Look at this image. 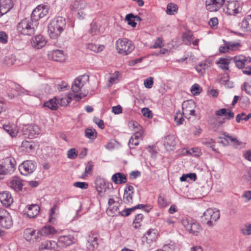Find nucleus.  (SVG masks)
I'll list each match as a JSON object with an SVG mask.
<instances>
[{
	"instance_id": "0eeeda50",
	"label": "nucleus",
	"mask_w": 251,
	"mask_h": 251,
	"mask_svg": "<svg viewBox=\"0 0 251 251\" xmlns=\"http://www.w3.org/2000/svg\"><path fill=\"white\" fill-rule=\"evenodd\" d=\"M206 224L209 226H212L213 223L220 218V211L219 210L213 208L207 209L203 213Z\"/></svg>"
},
{
	"instance_id": "6e6552de",
	"label": "nucleus",
	"mask_w": 251,
	"mask_h": 251,
	"mask_svg": "<svg viewBox=\"0 0 251 251\" xmlns=\"http://www.w3.org/2000/svg\"><path fill=\"white\" fill-rule=\"evenodd\" d=\"M13 225V221L9 213L0 208V226L5 228H9Z\"/></svg>"
},
{
	"instance_id": "37998d69",
	"label": "nucleus",
	"mask_w": 251,
	"mask_h": 251,
	"mask_svg": "<svg viewBox=\"0 0 251 251\" xmlns=\"http://www.w3.org/2000/svg\"><path fill=\"white\" fill-rule=\"evenodd\" d=\"M208 67L209 64L207 62H201L196 67V70L198 73L203 74Z\"/></svg>"
},
{
	"instance_id": "412c9836",
	"label": "nucleus",
	"mask_w": 251,
	"mask_h": 251,
	"mask_svg": "<svg viewBox=\"0 0 251 251\" xmlns=\"http://www.w3.org/2000/svg\"><path fill=\"white\" fill-rule=\"evenodd\" d=\"M9 186L15 191H21L23 186L22 181L18 177H14L10 182Z\"/></svg>"
},
{
	"instance_id": "0e129e2a",
	"label": "nucleus",
	"mask_w": 251,
	"mask_h": 251,
	"mask_svg": "<svg viewBox=\"0 0 251 251\" xmlns=\"http://www.w3.org/2000/svg\"><path fill=\"white\" fill-rule=\"evenodd\" d=\"M143 132L142 130L137 131L135 130L134 134L131 137L133 139L138 140L139 141L140 140L142 139L143 136Z\"/></svg>"
},
{
	"instance_id": "79ce46f5",
	"label": "nucleus",
	"mask_w": 251,
	"mask_h": 251,
	"mask_svg": "<svg viewBox=\"0 0 251 251\" xmlns=\"http://www.w3.org/2000/svg\"><path fill=\"white\" fill-rule=\"evenodd\" d=\"M144 216L142 214H138L135 216L133 221V226L136 229L138 228L141 226V222L142 221Z\"/></svg>"
},
{
	"instance_id": "dca6fc26",
	"label": "nucleus",
	"mask_w": 251,
	"mask_h": 251,
	"mask_svg": "<svg viewBox=\"0 0 251 251\" xmlns=\"http://www.w3.org/2000/svg\"><path fill=\"white\" fill-rule=\"evenodd\" d=\"M72 243L73 237L71 235L61 236L56 243V249L66 248L71 245Z\"/></svg>"
},
{
	"instance_id": "680f3d73",
	"label": "nucleus",
	"mask_w": 251,
	"mask_h": 251,
	"mask_svg": "<svg viewBox=\"0 0 251 251\" xmlns=\"http://www.w3.org/2000/svg\"><path fill=\"white\" fill-rule=\"evenodd\" d=\"M223 78H224L225 79H222L221 80V82H225V87H227V88H232L233 87V83L231 82H229L228 81V76L227 74H225L224 75V76H223Z\"/></svg>"
},
{
	"instance_id": "423d86ee",
	"label": "nucleus",
	"mask_w": 251,
	"mask_h": 251,
	"mask_svg": "<svg viewBox=\"0 0 251 251\" xmlns=\"http://www.w3.org/2000/svg\"><path fill=\"white\" fill-rule=\"evenodd\" d=\"M116 48L118 53L127 55L134 50L135 47L131 41L123 38H120L116 41Z\"/></svg>"
},
{
	"instance_id": "7c9ffc66",
	"label": "nucleus",
	"mask_w": 251,
	"mask_h": 251,
	"mask_svg": "<svg viewBox=\"0 0 251 251\" xmlns=\"http://www.w3.org/2000/svg\"><path fill=\"white\" fill-rule=\"evenodd\" d=\"M39 250H43L45 249H56V242L55 241H46L40 245L39 247Z\"/></svg>"
},
{
	"instance_id": "6ab92c4d",
	"label": "nucleus",
	"mask_w": 251,
	"mask_h": 251,
	"mask_svg": "<svg viewBox=\"0 0 251 251\" xmlns=\"http://www.w3.org/2000/svg\"><path fill=\"white\" fill-rule=\"evenodd\" d=\"M12 7L11 0H0V18L8 12Z\"/></svg>"
},
{
	"instance_id": "393cba45",
	"label": "nucleus",
	"mask_w": 251,
	"mask_h": 251,
	"mask_svg": "<svg viewBox=\"0 0 251 251\" xmlns=\"http://www.w3.org/2000/svg\"><path fill=\"white\" fill-rule=\"evenodd\" d=\"M121 77V74L118 71L111 74L107 84V86L111 87L113 85L118 83L120 81Z\"/></svg>"
},
{
	"instance_id": "5701e85b",
	"label": "nucleus",
	"mask_w": 251,
	"mask_h": 251,
	"mask_svg": "<svg viewBox=\"0 0 251 251\" xmlns=\"http://www.w3.org/2000/svg\"><path fill=\"white\" fill-rule=\"evenodd\" d=\"M40 207L37 204H31L27 206L26 214L30 218L36 217L39 213Z\"/></svg>"
},
{
	"instance_id": "39448f33",
	"label": "nucleus",
	"mask_w": 251,
	"mask_h": 251,
	"mask_svg": "<svg viewBox=\"0 0 251 251\" xmlns=\"http://www.w3.org/2000/svg\"><path fill=\"white\" fill-rule=\"evenodd\" d=\"M120 203L116 201L113 199H109L108 200V207L106 210V212L109 216H114L117 213L121 214L122 216H127L130 212L136 209L144 207V204H138L132 208L126 209L122 211H118Z\"/></svg>"
},
{
	"instance_id": "f03ea898",
	"label": "nucleus",
	"mask_w": 251,
	"mask_h": 251,
	"mask_svg": "<svg viewBox=\"0 0 251 251\" xmlns=\"http://www.w3.org/2000/svg\"><path fill=\"white\" fill-rule=\"evenodd\" d=\"M195 103L193 100L184 101L182 104V113L180 111L176 112L174 119L177 125L182 124L185 118L189 119L191 116L195 115Z\"/></svg>"
},
{
	"instance_id": "a878e982",
	"label": "nucleus",
	"mask_w": 251,
	"mask_h": 251,
	"mask_svg": "<svg viewBox=\"0 0 251 251\" xmlns=\"http://www.w3.org/2000/svg\"><path fill=\"white\" fill-rule=\"evenodd\" d=\"M111 179L115 184H117L125 183L127 181L126 175L120 173L114 174L112 176Z\"/></svg>"
},
{
	"instance_id": "338daca9",
	"label": "nucleus",
	"mask_w": 251,
	"mask_h": 251,
	"mask_svg": "<svg viewBox=\"0 0 251 251\" xmlns=\"http://www.w3.org/2000/svg\"><path fill=\"white\" fill-rule=\"evenodd\" d=\"M8 37L4 31H0V43L6 44L7 42Z\"/></svg>"
},
{
	"instance_id": "1a4fd4ad",
	"label": "nucleus",
	"mask_w": 251,
	"mask_h": 251,
	"mask_svg": "<svg viewBox=\"0 0 251 251\" xmlns=\"http://www.w3.org/2000/svg\"><path fill=\"white\" fill-rule=\"evenodd\" d=\"M19 170L22 175L27 176L32 173L35 170V163L30 160L25 161L19 165Z\"/></svg>"
},
{
	"instance_id": "c756f323",
	"label": "nucleus",
	"mask_w": 251,
	"mask_h": 251,
	"mask_svg": "<svg viewBox=\"0 0 251 251\" xmlns=\"http://www.w3.org/2000/svg\"><path fill=\"white\" fill-rule=\"evenodd\" d=\"M232 59L229 58H220L216 63L218 66L224 70H228V66Z\"/></svg>"
},
{
	"instance_id": "a211bd4d",
	"label": "nucleus",
	"mask_w": 251,
	"mask_h": 251,
	"mask_svg": "<svg viewBox=\"0 0 251 251\" xmlns=\"http://www.w3.org/2000/svg\"><path fill=\"white\" fill-rule=\"evenodd\" d=\"M0 201L3 206L8 207L13 203V200L9 192L4 191L0 193Z\"/></svg>"
},
{
	"instance_id": "49530a36",
	"label": "nucleus",
	"mask_w": 251,
	"mask_h": 251,
	"mask_svg": "<svg viewBox=\"0 0 251 251\" xmlns=\"http://www.w3.org/2000/svg\"><path fill=\"white\" fill-rule=\"evenodd\" d=\"M78 155V151L75 148H71L67 152V157L70 159H75Z\"/></svg>"
},
{
	"instance_id": "4468645a",
	"label": "nucleus",
	"mask_w": 251,
	"mask_h": 251,
	"mask_svg": "<svg viewBox=\"0 0 251 251\" xmlns=\"http://www.w3.org/2000/svg\"><path fill=\"white\" fill-rule=\"evenodd\" d=\"M49 57L55 61L63 62L67 59V56L62 50H56L50 51Z\"/></svg>"
},
{
	"instance_id": "ea45409f",
	"label": "nucleus",
	"mask_w": 251,
	"mask_h": 251,
	"mask_svg": "<svg viewBox=\"0 0 251 251\" xmlns=\"http://www.w3.org/2000/svg\"><path fill=\"white\" fill-rule=\"evenodd\" d=\"M57 103L55 98L50 100L44 103V106L51 110H56L57 108Z\"/></svg>"
},
{
	"instance_id": "2eb2a0df",
	"label": "nucleus",
	"mask_w": 251,
	"mask_h": 251,
	"mask_svg": "<svg viewBox=\"0 0 251 251\" xmlns=\"http://www.w3.org/2000/svg\"><path fill=\"white\" fill-rule=\"evenodd\" d=\"M242 8L240 3L235 1L228 2L227 6L226 13L230 15H235L241 11Z\"/></svg>"
},
{
	"instance_id": "20e7f679",
	"label": "nucleus",
	"mask_w": 251,
	"mask_h": 251,
	"mask_svg": "<svg viewBox=\"0 0 251 251\" xmlns=\"http://www.w3.org/2000/svg\"><path fill=\"white\" fill-rule=\"evenodd\" d=\"M89 76L83 75L76 78L72 86V90L74 93V98L79 101L87 96V93L83 92V86L88 82Z\"/></svg>"
},
{
	"instance_id": "774afa93",
	"label": "nucleus",
	"mask_w": 251,
	"mask_h": 251,
	"mask_svg": "<svg viewBox=\"0 0 251 251\" xmlns=\"http://www.w3.org/2000/svg\"><path fill=\"white\" fill-rule=\"evenodd\" d=\"M242 89L246 91L248 94L251 95V84L249 83H244L242 87Z\"/></svg>"
},
{
	"instance_id": "69168bd1",
	"label": "nucleus",
	"mask_w": 251,
	"mask_h": 251,
	"mask_svg": "<svg viewBox=\"0 0 251 251\" xmlns=\"http://www.w3.org/2000/svg\"><path fill=\"white\" fill-rule=\"evenodd\" d=\"M74 186L83 189H86L88 188V185L84 182H76L74 183Z\"/></svg>"
},
{
	"instance_id": "9d476101",
	"label": "nucleus",
	"mask_w": 251,
	"mask_h": 251,
	"mask_svg": "<svg viewBox=\"0 0 251 251\" xmlns=\"http://www.w3.org/2000/svg\"><path fill=\"white\" fill-rule=\"evenodd\" d=\"M95 188L98 192V195L102 197L104 193L108 188L109 183L100 176H97L95 180Z\"/></svg>"
},
{
	"instance_id": "c9c22d12",
	"label": "nucleus",
	"mask_w": 251,
	"mask_h": 251,
	"mask_svg": "<svg viewBox=\"0 0 251 251\" xmlns=\"http://www.w3.org/2000/svg\"><path fill=\"white\" fill-rule=\"evenodd\" d=\"M57 209V206L54 205L50 211L49 222L52 224H54L56 222V214L55 210Z\"/></svg>"
},
{
	"instance_id": "13d9d810",
	"label": "nucleus",
	"mask_w": 251,
	"mask_h": 251,
	"mask_svg": "<svg viewBox=\"0 0 251 251\" xmlns=\"http://www.w3.org/2000/svg\"><path fill=\"white\" fill-rule=\"evenodd\" d=\"M153 84V78L152 77H148L144 80V84L146 88H151Z\"/></svg>"
},
{
	"instance_id": "4be33fe9",
	"label": "nucleus",
	"mask_w": 251,
	"mask_h": 251,
	"mask_svg": "<svg viewBox=\"0 0 251 251\" xmlns=\"http://www.w3.org/2000/svg\"><path fill=\"white\" fill-rule=\"evenodd\" d=\"M232 59L234 60L237 67L239 69L243 68L247 62H250L251 61V59H248L244 55L235 56Z\"/></svg>"
},
{
	"instance_id": "a18cd8bd",
	"label": "nucleus",
	"mask_w": 251,
	"mask_h": 251,
	"mask_svg": "<svg viewBox=\"0 0 251 251\" xmlns=\"http://www.w3.org/2000/svg\"><path fill=\"white\" fill-rule=\"evenodd\" d=\"M146 236L148 240H154L156 237V230L150 229L147 231Z\"/></svg>"
},
{
	"instance_id": "052dcab7",
	"label": "nucleus",
	"mask_w": 251,
	"mask_h": 251,
	"mask_svg": "<svg viewBox=\"0 0 251 251\" xmlns=\"http://www.w3.org/2000/svg\"><path fill=\"white\" fill-rule=\"evenodd\" d=\"M202 143L203 145H204L205 146L210 147V148H213V147L214 146V142L213 141V140L212 139H209V138L204 139L202 141ZM213 149V150H214L213 149Z\"/></svg>"
},
{
	"instance_id": "4d7b16f0",
	"label": "nucleus",
	"mask_w": 251,
	"mask_h": 251,
	"mask_svg": "<svg viewBox=\"0 0 251 251\" xmlns=\"http://www.w3.org/2000/svg\"><path fill=\"white\" fill-rule=\"evenodd\" d=\"M85 136L89 139H94L96 137V132L94 129L88 128L85 130Z\"/></svg>"
},
{
	"instance_id": "de8ad7c7",
	"label": "nucleus",
	"mask_w": 251,
	"mask_h": 251,
	"mask_svg": "<svg viewBox=\"0 0 251 251\" xmlns=\"http://www.w3.org/2000/svg\"><path fill=\"white\" fill-rule=\"evenodd\" d=\"M251 117V113H249L248 115H246L244 113L238 114L236 117V121L239 123L241 120L247 121Z\"/></svg>"
},
{
	"instance_id": "c03bdc74",
	"label": "nucleus",
	"mask_w": 251,
	"mask_h": 251,
	"mask_svg": "<svg viewBox=\"0 0 251 251\" xmlns=\"http://www.w3.org/2000/svg\"><path fill=\"white\" fill-rule=\"evenodd\" d=\"M72 100V97L68 96L58 99L57 103L61 106H66L71 102Z\"/></svg>"
},
{
	"instance_id": "ddd939ff",
	"label": "nucleus",
	"mask_w": 251,
	"mask_h": 251,
	"mask_svg": "<svg viewBox=\"0 0 251 251\" xmlns=\"http://www.w3.org/2000/svg\"><path fill=\"white\" fill-rule=\"evenodd\" d=\"M225 0H206L205 6L210 12L218 11L223 5Z\"/></svg>"
},
{
	"instance_id": "b1692460",
	"label": "nucleus",
	"mask_w": 251,
	"mask_h": 251,
	"mask_svg": "<svg viewBox=\"0 0 251 251\" xmlns=\"http://www.w3.org/2000/svg\"><path fill=\"white\" fill-rule=\"evenodd\" d=\"M97 247V236L96 234H92L88 237L87 248L89 251H93Z\"/></svg>"
},
{
	"instance_id": "aec40b11",
	"label": "nucleus",
	"mask_w": 251,
	"mask_h": 251,
	"mask_svg": "<svg viewBox=\"0 0 251 251\" xmlns=\"http://www.w3.org/2000/svg\"><path fill=\"white\" fill-rule=\"evenodd\" d=\"M56 233L55 228L50 226H46L39 230L37 234L43 236H49L54 235Z\"/></svg>"
},
{
	"instance_id": "5fc2aeb1",
	"label": "nucleus",
	"mask_w": 251,
	"mask_h": 251,
	"mask_svg": "<svg viewBox=\"0 0 251 251\" xmlns=\"http://www.w3.org/2000/svg\"><path fill=\"white\" fill-rule=\"evenodd\" d=\"M176 10V6L173 3L168 4L167 7V13L169 15L174 14Z\"/></svg>"
},
{
	"instance_id": "2f4dec72",
	"label": "nucleus",
	"mask_w": 251,
	"mask_h": 251,
	"mask_svg": "<svg viewBox=\"0 0 251 251\" xmlns=\"http://www.w3.org/2000/svg\"><path fill=\"white\" fill-rule=\"evenodd\" d=\"M201 230V226L199 223L195 221H194L193 223H191V226L188 230L190 233L196 236L198 235Z\"/></svg>"
},
{
	"instance_id": "6e6d98bb",
	"label": "nucleus",
	"mask_w": 251,
	"mask_h": 251,
	"mask_svg": "<svg viewBox=\"0 0 251 251\" xmlns=\"http://www.w3.org/2000/svg\"><path fill=\"white\" fill-rule=\"evenodd\" d=\"M201 91V88L200 85L198 84H194L191 89V93L194 95H197L199 94Z\"/></svg>"
},
{
	"instance_id": "473e14b6",
	"label": "nucleus",
	"mask_w": 251,
	"mask_h": 251,
	"mask_svg": "<svg viewBox=\"0 0 251 251\" xmlns=\"http://www.w3.org/2000/svg\"><path fill=\"white\" fill-rule=\"evenodd\" d=\"M86 48L94 52L98 53L104 50V46L100 45L89 43L86 45Z\"/></svg>"
},
{
	"instance_id": "603ef678",
	"label": "nucleus",
	"mask_w": 251,
	"mask_h": 251,
	"mask_svg": "<svg viewBox=\"0 0 251 251\" xmlns=\"http://www.w3.org/2000/svg\"><path fill=\"white\" fill-rule=\"evenodd\" d=\"M242 233L246 235L251 234V224L245 225L241 229Z\"/></svg>"
},
{
	"instance_id": "3c124183",
	"label": "nucleus",
	"mask_w": 251,
	"mask_h": 251,
	"mask_svg": "<svg viewBox=\"0 0 251 251\" xmlns=\"http://www.w3.org/2000/svg\"><path fill=\"white\" fill-rule=\"evenodd\" d=\"M94 165L92 162L89 161L85 167V172L82 175V178H84L87 175L92 171Z\"/></svg>"
},
{
	"instance_id": "864d4df0",
	"label": "nucleus",
	"mask_w": 251,
	"mask_h": 251,
	"mask_svg": "<svg viewBox=\"0 0 251 251\" xmlns=\"http://www.w3.org/2000/svg\"><path fill=\"white\" fill-rule=\"evenodd\" d=\"M133 193V192L127 193L126 191H125L124 200L126 203H131L132 202Z\"/></svg>"
},
{
	"instance_id": "c85d7f7f",
	"label": "nucleus",
	"mask_w": 251,
	"mask_h": 251,
	"mask_svg": "<svg viewBox=\"0 0 251 251\" xmlns=\"http://www.w3.org/2000/svg\"><path fill=\"white\" fill-rule=\"evenodd\" d=\"M3 128L12 137L17 136L19 131L18 129L14 125H3Z\"/></svg>"
},
{
	"instance_id": "7ed1b4c3",
	"label": "nucleus",
	"mask_w": 251,
	"mask_h": 251,
	"mask_svg": "<svg viewBox=\"0 0 251 251\" xmlns=\"http://www.w3.org/2000/svg\"><path fill=\"white\" fill-rule=\"evenodd\" d=\"M38 25V22L31 17L25 18L22 20L17 25L19 33L24 35H31L34 34Z\"/></svg>"
},
{
	"instance_id": "bb28decb",
	"label": "nucleus",
	"mask_w": 251,
	"mask_h": 251,
	"mask_svg": "<svg viewBox=\"0 0 251 251\" xmlns=\"http://www.w3.org/2000/svg\"><path fill=\"white\" fill-rule=\"evenodd\" d=\"M36 146V144L32 141H23L22 143V150L26 152H31L32 151Z\"/></svg>"
},
{
	"instance_id": "bf43d9fd",
	"label": "nucleus",
	"mask_w": 251,
	"mask_h": 251,
	"mask_svg": "<svg viewBox=\"0 0 251 251\" xmlns=\"http://www.w3.org/2000/svg\"><path fill=\"white\" fill-rule=\"evenodd\" d=\"M134 17V15L132 14H128L126 16V20L127 21L128 24L131 25L132 27H135L136 23L134 21L132 20V18Z\"/></svg>"
},
{
	"instance_id": "9b49d317",
	"label": "nucleus",
	"mask_w": 251,
	"mask_h": 251,
	"mask_svg": "<svg viewBox=\"0 0 251 251\" xmlns=\"http://www.w3.org/2000/svg\"><path fill=\"white\" fill-rule=\"evenodd\" d=\"M48 13V8L45 5H39L33 11L31 17L38 22L39 19L44 17Z\"/></svg>"
},
{
	"instance_id": "f257e3e1",
	"label": "nucleus",
	"mask_w": 251,
	"mask_h": 251,
	"mask_svg": "<svg viewBox=\"0 0 251 251\" xmlns=\"http://www.w3.org/2000/svg\"><path fill=\"white\" fill-rule=\"evenodd\" d=\"M66 20L62 17H58L53 19L48 25V34L50 38L57 39L66 26Z\"/></svg>"
},
{
	"instance_id": "a19ab883",
	"label": "nucleus",
	"mask_w": 251,
	"mask_h": 251,
	"mask_svg": "<svg viewBox=\"0 0 251 251\" xmlns=\"http://www.w3.org/2000/svg\"><path fill=\"white\" fill-rule=\"evenodd\" d=\"M78 213V210H69L66 213V217L70 221H73L76 219Z\"/></svg>"
},
{
	"instance_id": "4c0bfd02",
	"label": "nucleus",
	"mask_w": 251,
	"mask_h": 251,
	"mask_svg": "<svg viewBox=\"0 0 251 251\" xmlns=\"http://www.w3.org/2000/svg\"><path fill=\"white\" fill-rule=\"evenodd\" d=\"M157 202L160 207L164 208L171 203V201L166 198L159 196L158 198Z\"/></svg>"
},
{
	"instance_id": "f3484780",
	"label": "nucleus",
	"mask_w": 251,
	"mask_h": 251,
	"mask_svg": "<svg viewBox=\"0 0 251 251\" xmlns=\"http://www.w3.org/2000/svg\"><path fill=\"white\" fill-rule=\"evenodd\" d=\"M47 43L45 38L41 35H38L32 38L31 44L33 47L39 49L44 47Z\"/></svg>"
},
{
	"instance_id": "f704fd0d",
	"label": "nucleus",
	"mask_w": 251,
	"mask_h": 251,
	"mask_svg": "<svg viewBox=\"0 0 251 251\" xmlns=\"http://www.w3.org/2000/svg\"><path fill=\"white\" fill-rule=\"evenodd\" d=\"M182 38L183 43L187 45H190L194 39L193 35L190 31L184 32Z\"/></svg>"
},
{
	"instance_id": "09e8293b",
	"label": "nucleus",
	"mask_w": 251,
	"mask_h": 251,
	"mask_svg": "<svg viewBox=\"0 0 251 251\" xmlns=\"http://www.w3.org/2000/svg\"><path fill=\"white\" fill-rule=\"evenodd\" d=\"M164 46V43L163 42V39L161 38L158 37L154 41V43L153 45L151 47V48L152 49H158L161 48Z\"/></svg>"
},
{
	"instance_id": "8fccbe9b",
	"label": "nucleus",
	"mask_w": 251,
	"mask_h": 251,
	"mask_svg": "<svg viewBox=\"0 0 251 251\" xmlns=\"http://www.w3.org/2000/svg\"><path fill=\"white\" fill-rule=\"evenodd\" d=\"M194 221L191 218H185L182 219L181 223L185 229L188 231L191 226V223H193Z\"/></svg>"
},
{
	"instance_id": "e2e57ef3",
	"label": "nucleus",
	"mask_w": 251,
	"mask_h": 251,
	"mask_svg": "<svg viewBox=\"0 0 251 251\" xmlns=\"http://www.w3.org/2000/svg\"><path fill=\"white\" fill-rule=\"evenodd\" d=\"M128 126L131 129L134 130V131L135 130L140 131L139 129L140 128V126L139 124L136 122L132 121L128 124Z\"/></svg>"
},
{
	"instance_id": "72a5a7b5",
	"label": "nucleus",
	"mask_w": 251,
	"mask_h": 251,
	"mask_svg": "<svg viewBox=\"0 0 251 251\" xmlns=\"http://www.w3.org/2000/svg\"><path fill=\"white\" fill-rule=\"evenodd\" d=\"M165 144L166 148L170 147L169 149L172 150L176 145V138L173 135L168 136L165 140Z\"/></svg>"
},
{
	"instance_id": "cd10ccee",
	"label": "nucleus",
	"mask_w": 251,
	"mask_h": 251,
	"mask_svg": "<svg viewBox=\"0 0 251 251\" xmlns=\"http://www.w3.org/2000/svg\"><path fill=\"white\" fill-rule=\"evenodd\" d=\"M24 236L26 240L34 242V240H36L35 230L31 228H26L24 231Z\"/></svg>"
},
{
	"instance_id": "f8f14e48",
	"label": "nucleus",
	"mask_w": 251,
	"mask_h": 251,
	"mask_svg": "<svg viewBox=\"0 0 251 251\" xmlns=\"http://www.w3.org/2000/svg\"><path fill=\"white\" fill-rule=\"evenodd\" d=\"M23 134L28 137L32 138L40 133V128L37 125H28L23 126L22 130Z\"/></svg>"
},
{
	"instance_id": "58836bf2",
	"label": "nucleus",
	"mask_w": 251,
	"mask_h": 251,
	"mask_svg": "<svg viewBox=\"0 0 251 251\" xmlns=\"http://www.w3.org/2000/svg\"><path fill=\"white\" fill-rule=\"evenodd\" d=\"M86 6V3L83 1L75 0L74 1L72 7L73 9L77 10L78 11L82 10Z\"/></svg>"
},
{
	"instance_id": "e433bc0d",
	"label": "nucleus",
	"mask_w": 251,
	"mask_h": 251,
	"mask_svg": "<svg viewBox=\"0 0 251 251\" xmlns=\"http://www.w3.org/2000/svg\"><path fill=\"white\" fill-rule=\"evenodd\" d=\"M241 27L247 30H251V14L247 16L242 21Z\"/></svg>"
}]
</instances>
